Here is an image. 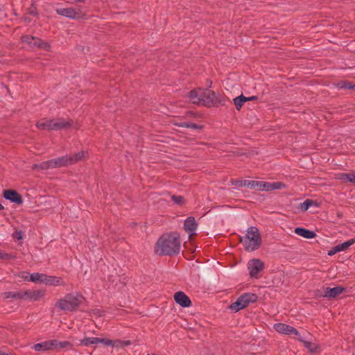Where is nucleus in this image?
<instances>
[{"mask_svg": "<svg viewBox=\"0 0 355 355\" xmlns=\"http://www.w3.org/2000/svg\"><path fill=\"white\" fill-rule=\"evenodd\" d=\"M262 187V181L252 180L251 189H256L258 191H261Z\"/></svg>", "mask_w": 355, "mask_h": 355, "instance_id": "35", "label": "nucleus"}, {"mask_svg": "<svg viewBox=\"0 0 355 355\" xmlns=\"http://www.w3.org/2000/svg\"><path fill=\"white\" fill-rule=\"evenodd\" d=\"M16 255L0 251V259L10 260L16 259Z\"/></svg>", "mask_w": 355, "mask_h": 355, "instance_id": "31", "label": "nucleus"}, {"mask_svg": "<svg viewBox=\"0 0 355 355\" xmlns=\"http://www.w3.org/2000/svg\"><path fill=\"white\" fill-rule=\"evenodd\" d=\"M3 197L12 202L21 204L23 199L21 196L15 190L8 189L3 191Z\"/></svg>", "mask_w": 355, "mask_h": 355, "instance_id": "16", "label": "nucleus"}, {"mask_svg": "<svg viewBox=\"0 0 355 355\" xmlns=\"http://www.w3.org/2000/svg\"><path fill=\"white\" fill-rule=\"evenodd\" d=\"M70 125V123L62 119H42L36 123V126L39 129L44 130H59L69 128Z\"/></svg>", "mask_w": 355, "mask_h": 355, "instance_id": "5", "label": "nucleus"}, {"mask_svg": "<svg viewBox=\"0 0 355 355\" xmlns=\"http://www.w3.org/2000/svg\"><path fill=\"white\" fill-rule=\"evenodd\" d=\"M316 202L311 199H307L304 202L300 203V207L302 211H305L308 210V209L311 207L312 205H315Z\"/></svg>", "mask_w": 355, "mask_h": 355, "instance_id": "29", "label": "nucleus"}, {"mask_svg": "<svg viewBox=\"0 0 355 355\" xmlns=\"http://www.w3.org/2000/svg\"><path fill=\"white\" fill-rule=\"evenodd\" d=\"M22 277H23L24 279H27V277H27L26 275H24V276L23 275V276H22Z\"/></svg>", "mask_w": 355, "mask_h": 355, "instance_id": "48", "label": "nucleus"}, {"mask_svg": "<svg viewBox=\"0 0 355 355\" xmlns=\"http://www.w3.org/2000/svg\"><path fill=\"white\" fill-rule=\"evenodd\" d=\"M264 263L259 259H250L248 263V269L252 278H259V274L263 270Z\"/></svg>", "mask_w": 355, "mask_h": 355, "instance_id": "9", "label": "nucleus"}, {"mask_svg": "<svg viewBox=\"0 0 355 355\" xmlns=\"http://www.w3.org/2000/svg\"><path fill=\"white\" fill-rule=\"evenodd\" d=\"M87 153V152L82 150L73 155H66L56 159H51L52 168L74 164L83 159Z\"/></svg>", "mask_w": 355, "mask_h": 355, "instance_id": "4", "label": "nucleus"}, {"mask_svg": "<svg viewBox=\"0 0 355 355\" xmlns=\"http://www.w3.org/2000/svg\"><path fill=\"white\" fill-rule=\"evenodd\" d=\"M286 187V185L280 182H275L271 183V191L282 189Z\"/></svg>", "mask_w": 355, "mask_h": 355, "instance_id": "33", "label": "nucleus"}, {"mask_svg": "<svg viewBox=\"0 0 355 355\" xmlns=\"http://www.w3.org/2000/svg\"><path fill=\"white\" fill-rule=\"evenodd\" d=\"M56 12L63 17L71 19H85L86 13L82 10L81 6L69 7L65 8H58Z\"/></svg>", "mask_w": 355, "mask_h": 355, "instance_id": "7", "label": "nucleus"}, {"mask_svg": "<svg viewBox=\"0 0 355 355\" xmlns=\"http://www.w3.org/2000/svg\"><path fill=\"white\" fill-rule=\"evenodd\" d=\"M0 355H12L11 353H4L0 351Z\"/></svg>", "mask_w": 355, "mask_h": 355, "instance_id": "45", "label": "nucleus"}, {"mask_svg": "<svg viewBox=\"0 0 355 355\" xmlns=\"http://www.w3.org/2000/svg\"><path fill=\"white\" fill-rule=\"evenodd\" d=\"M99 343H102L107 346L122 345V342L119 340H112L108 338H101L97 337H85L80 341V345L86 347L92 345H98Z\"/></svg>", "mask_w": 355, "mask_h": 355, "instance_id": "8", "label": "nucleus"}, {"mask_svg": "<svg viewBox=\"0 0 355 355\" xmlns=\"http://www.w3.org/2000/svg\"><path fill=\"white\" fill-rule=\"evenodd\" d=\"M175 125L182 128H187L188 123L187 122H180V123H175Z\"/></svg>", "mask_w": 355, "mask_h": 355, "instance_id": "43", "label": "nucleus"}, {"mask_svg": "<svg viewBox=\"0 0 355 355\" xmlns=\"http://www.w3.org/2000/svg\"><path fill=\"white\" fill-rule=\"evenodd\" d=\"M200 104L205 106H211L216 100V93L207 89L201 88Z\"/></svg>", "mask_w": 355, "mask_h": 355, "instance_id": "12", "label": "nucleus"}, {"mask_svg": "<svg viewBox=\"0 0 355 355\" xmlns=\"http://www.w3.org/2000/svg\"><path fill=\"white\" fill-rule=\"evenodd\" d=\"M273 327L274 329L279 334L288 336L295 335L299 340L302 341L299 331L292 326L285 323H277L274 324Z\"/></svg>", "mask_w": 355, "mask_h": 355, "instance_id": "10", "label": "nucleus"}, {"mask_svg": "<svg viewBox=\"0 0 355 355\" xmlns=\"http://www.w3.org/2000/svg\"><path fill=\"white\" fill-rule=\"evenodd\" d=\"M261 191H271V183L266 182H262V187H261Z\"/></svg>", "mask_w": 355, "mask_h": 355, "instance_id": "37", "label": "nucleus"}, {"mask_svg": "<svg viewBox=\"0 0 355 355\" xmlns=\"http://www.w3.org/2000/svg\"><path fill=\"white\" fill-rule=\"evenodd\" d=\"M28 14L31 15L36 16L37 15V12L36 10V8L35 7H32L29 9Z\"/></svg>", "mask_w": 355, "mask_h": 355, "instance_id": "41", "label": "nucleus"}, {"mask_svg": "<svg viewBox=\"0 0 355 355\" xmlns=\"http://www.w3.org/2000/svg\"><path fill=\"white\" fill-rule=\"evenodd\" d=\"M87 0H66V2L67 3H85Z\"/></svg>", "mask_w": 355, "mask_h": 355, "instance_id": "39", "label": "nucleus"}, {"mask_svg": "<svg viewBox=\"0 0 355 355\" xmlns=\"http://www.w3.org/2000/svg\"><path fill=\"white\" fill-rule=\"evenodd\" d=\"M3 297L4 299L12 298L23 300L22 291L5 292L3 293Z\"/></svg>", "mask_w": 355, "mask_h": 355, "instance_id": "23", "label": "nucleus"}, {"mask_svg": "<svg viewBox=\"0 0 355 355\" xmlns=\"http://www.w3.org/2000/svg\"><path fill=\"white\" fill-rule=\"evenodd\" d=\"M174 299L177 304L182 307H189L191 304L189 297L182 291H178L175 293Z\"/></svg>", "mask_w": 355, "mask_h": 355, "instance_id": "17", "label": "nucleus"}, {"mask_svg": "<svg viewBox=\"0 0 355 355\" xmlns=\"http://www.w3.org/2000/svg\"><path fill=\"white\" fill-rule=\"evenodd\" d=\"M252 182V180H232L231 183H232V185H234V186L238 187H247L251 189Z\"/></svg>", "mask_w": 355, "mask_h": 355, "instance_id": "25", "label": "nucleus"}, {"mask_svg": "<svg viewBox=\"0 0 355 355\" xmlns=\"http://www.w3.org/2000/svg\"><path fill=\"white\" fill-rule=\"evenodd\" d=\"M248 98V101H253V100L257 99V96H252L249 97V98Z\"/></svg>", "mask_w": 355, "mask_h": 355, "instance_id": "44", "label": "nucleus"}, {"mask_svg": "<svg viewBox=\"0 0 355 355\" xmlns=\"http://www.w3.org/2000/svg\"><path fill=\"white\" fill-rule=\"evenodd\" d=\"M240 242L248 252L257 250L261 244V237L258 228L254 226L249 227L245 235L240 238Z\"/></svg>", "mask_w": 355, "mask_h": 355, "instance_id": "3", "label": "nucleus"}, {"mask_svg": "<svg viewBox=\"0 0 355 355\" xmlns=\"http://www.w3.org/2000/svg\"><path fill=\"white\" fill-rule=\"evenodd\" d=\"M337 252H339V250H336V245L331 250L329 251L328 254L329 256H332V255L335 254Z\"/></svg>", "mask_w": 355, "mask_h": 355, "instance_id": "42", "label": "nucleus"}, {"mask_svg": "<svg viewBox=\"0 0 355 355\" xmlns=\"http://www.w3.org/2000/svg\"><path fill=\"white\" fill-rule=\"evenodd\" d=\"M3 209H4L3 206L0 203V210Z\"/></svg>", "mask_w": 355, "mask_h": 355, "instance_id": "47", "label": "nucleus"}, {"mask_svg": "<svg viewBox=\"0 0 355 355\" xmlns=\"http://www.w3.org/2000/svg\"><path fill=\"white\" fill-rule=\"evenodd\" d=\"M23 300L39 301L46 295L45 290L22 291Z\"/></svg>", "mask_w": 355, "mask_h": 355, "instance_id": "13", "label": "nucleus"}, {"mask_svg": "<svg viewBox=\"0 0 355 355\" xmlns=\"http://www.w3.org/2000/svg\"><path fill=\"white\" fill-rule=\"evenodd\" d=\"M181 241L177 232L164 234L155 243V252L159 255L173 256L180 250Z\"/></svg>", "mask_w": 355, "mask_h": 355, "instance_id": "1", "label": "nucleus"}, {"mask_svg": "<svg viewBox=\"0 0 355 355\" xmlns=\"http://www.w3.org/2000/svg\"><path fill=\"white\" fill-rule=\"evenodd\" d=\"M234 103L236 107L237 110H239L243 103L246 101H248V98L243 95H241L239 96H237L234 98Z\"/></svg>", "mask_w": 355, "mask_h": 355, "instance_id": "27", "label": "nucleus"}, {"mask_svg": "<svg viewBox=\"0 0 355 355\" xmlns=\"http://www.w3.org/2000/svg\"><path fill=\"white\" fill-rule=\"evenodd\" d=\"M56 344H57L56 340H51L35 344L32 348L35 351H37V352H39L41 350L47 351V350H51V349L55 348Z\"/></svg>", "mask_w": 355, "mask_h": 355, "instance_id": "18", "label": "nucleus"}, {"mask_svg": "<svg viewBox=\"0 0 355 355\" xmlns=\"http://www.w3.org/2000/svg\"><path fill=\"white\" fill-rule=\"evenodd\" d=\"M336 179L343 182H350L355 184V174L354 173H340L336 175Z\"/></svg>", "mask_w": 355, "mask_h": 355, "instance_id": "22", "label": "nucleus"}, {"mask_svg": "<svg viewBox=\"0 0 355 355\" xmlns=\"http://www.w3.org/2000/svg\"><path fill=\"white\" fill-rule=\"evenodd\" d=\"M294 232L306 239H313L316 236V234L313 231L304 227H296L295 228Z\"/></svg>", "mask_w": 355, "mask_h": 355, "instance_id": "20", "label": "nucleus"}, {"mask_svg": "<svg viewBox=\"0 0 355 355\" xmlns=\"http://www.w3.org/2000/svg\"><path fill=\"white\" fill-rule=\"evenodd\" d=\"M171 200L176 205H182L184 203V198L182 196H172Z\"/></svg>", "mask_w": 355, "mask_h": 355, "instance_id": "32", "label": "nucleus"}, {"mask_svg": "<svg viewBox=\"0 0 355 355\" xmlns=\"http://www.w3.org/2000/svg\"><path fill=\"white\" fill-rule=\"evenodd\" d=\"M201 88L191 90L187 95L189 101L193 104L200 105V97L201 94Z\"/></svg>", "mask_w": 355, "mask_h": 355, "instance_id": "21", "label": "nucleus"}, {"mask_svg": "<svg viewBox=\"0 0 355 355\" xmlns=\"http://www.w3.org/2000/svg\"><path fill=\"white\" fill-rule=\"evenodd\" d=\"M84 300V297L80 293H67L55 302V307L59 311H74L83 303Z\"/></svg>", "mask_w": 355, "mask_h": 355, "instance_id": "2", "label": "nucleus"}, {"mask_svg": "<svg viewBox=\"0 0 355 355\" xmlns=\"http://www.w3.org/2000/svg\"><path fill=\"white\" fill-rule=\"evenodd\" d=\"M187 128H191V129H199V128H200V126L198 125L196 123H188Z\"/></svg>", "mask_w": 355, "mask_h": 355, "instance_id": "40", "label": "nucleus"}, {"mask_svg": "<svg viewBox=\"0 0 355 355\" xmlns=\"http://www.w3.org/2000/svg\"><path fill=\"white\" fill-rule=\"evenodd\" d=\"M34 170H47L52 168L51 159L40 164H35L32 166Z\"/></svg>", "mask_w": 355, "mask_h": 355, "instance_id": "24", "label": "nucleus"}, {"mask_svg": "<svg viewBox=\"0 0 355 355\" xmlns=\"http://www.w3.org/2000/svg\"><path fill=\"white\" fill-rule=\"evenodd\" d=\"M355 243V239H351L344 243L336 245V250L339 252L344 251Z\"/></svg>", "mask_w": 355, "mask_h": 355, "instance_id": "26", "label": "nucleus"}, {"mask_svg": "<svg viewBox=\"0 0 355 355\" xmlns=\"http://www.w3.org/2000/svg\"><path fill=\"white\" fill-rule=\"evenodd\" d=\"M123 344L125 345H129L130 344V340H127V341H124L123 342Z\"/></svg>", "mask_w": 355, "mask_h": 355, "instance_id": "46", "label": "nucleus"}, {"mask_svg": "<svg viewBox=\"0 0 355 355\" xmlns=\"http://www.w3.org/2000/svg\"><path fill=\"white\" fill-rule=\"evenodd\" d=\"M24 232L21 230L15 231L12 234V236L15 239H17V240H21L23 239Z\"/></svg>", "mask_w": 355, "mask_h": 355, "instance_id": "38", "label": "nucleus"}, {"mask_svg": "<svg viewBox=\"0 0 355 355\" xmlns=\"http://www.w3.org/2000/svg\"><path fill=\"white\" fill-rule=\"evenodd\" d=\"M43 283L49 286H64L65 284L60 277L49 276L45 274L44 278L43 279Z\"/></svg>", "mask_w": 355, "mask_h": 355, "instance_id": "19", "label": "nucleus"}, {"mask_svg": "<svg viewBox=\"0 0 355 355\" xmlns=\"http://www.w3.org/2000/svg\"><path fill=\"white\" fill-rule=\"evenodd\" d=\"M304 343V346L309 349L311 352H316L318 349V345L315 343L308 341H302Z\"/></svg>", "mask_w": 355, "mask_h": 355, "instance_id": "30", "label": "nucleus"}, {"mask_svg": "<svg viewBox=\"0 0 355 355\" xmlns=\"http://www.w3.org/2000/svg\"><path fill=\"white\" fill-rule=\"evenodd\" d=\"M258 297L252 293H245L238 297L236 301L230 305V309L234 313L248 306L251 303L257 302Z\"/></svg>", "mask_w": 355, "mask_h": 355, "instance_id": "6", "label": "nucleus"}, {"mask_svg": "<svg viewBox=\"0 0 355 355\" xmlns=\"http://www.w3.org/2000/svg\"><path fill=\"white\" fill-rule=\"evenodd\" d=\"M45 274L34 272L31 275L30 280L33 282L43 283V279L44 278Z\"/></svg>", "mask_w": 355, "mask_h": 355, "instance_id": "28", "label": "nucleus"}, {"mask_svg": "<svg viewBox=\"0 0 355 355\" xmlns=\"http://www.w3.org/2000/svg\"><path fill=\"white\" fill-rule=\"evenodd\" d=\"M324 293L323 294H317L318 297H326L328 299L336 298L340 294H342L346 288L343 286H336L334 288L325 287L323 288Z\"/></svg>", "mask_w": 355, "mask_h": 355, "instance_id": "14", "label": "nucleus"}, {"mask_svg": "<svg viewBox=\"0 0 355 355\" xmlns=\"http://www.w3.org/2000/svg\"><path fill=\"white\" fill-rule=\"evenodd\" d=\"M197 227L198 224L193 216H189L184 220V229L190 236L196 234Z\"/></svg>", "mask_w": 355, "mask_h": 355, "instance_id": "15", "label": "nucleus"}, {"mask_svg": "<svg viewBox=\"0 0 355 355\" xmlns=\"http://www.w3.org/2000/svg\"><path fill=\"white\" fill-rule=\"evenodd\" d=\"M340 88L349 89H355V85L352 84L349 82H343L340 85Z\"/></svg>", "mask_w": 355, "mask_h": 355, "instance_id": "34", "label": "nucleus"}, {"mask_svg": "<svg viewBox=\"0 0 355 355\" xmlns=\"http://www.w3.org/2000/svg\"><path fill=\"white\" fill-rule=\"evenodd\" d=\"M71 346V343L68 341L58 342L57 340V344L55 345V348H64Z\"/></svg>", "mask_w": 355, "mask_h": 355, "instance_id": "36", "label": "nucleus"}, {"mask_svg": "<svg viewBox=\"0 0 355 355\" xmlns=\"http://www.w3.org/2000/svg\"><path fill=\"white\" fill-rule=\"evenodd\" d=\"M23 42L28 44L31 47H39L45 50H49L50 45L42 41L40 38L35 37L31 35H24L21 37Z\"/></svg>", "mask_w": 355, "mask_h": 355, "instance_id": "11", "label": "nucleus"}]
</instances>
